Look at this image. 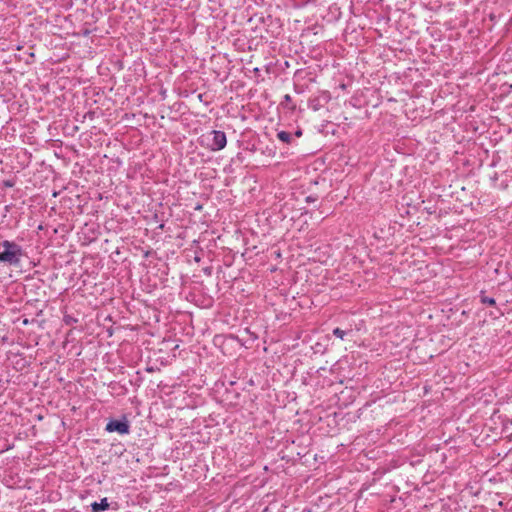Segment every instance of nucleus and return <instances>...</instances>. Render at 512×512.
Wrapping results in <instances>:
<instances>
[{
  "instance_id": "12",
  "label": "nucleus",
  "mask_w": 512,
  "mask_h": 512,
  "mask_svg": "<svg viewBox=\"0 0 512 512\" xmlns=\"http://www.w3.org/2000/svg\"><path fill=\"white\" fill-rule=\"evenodd\" d=\"M300 137L302 136V131L300 129L296 130V132L294 133L293 137Z\"/></svg>"
},
{
  "instance_id": "15",
  "label": "nucleus",
  "mask_w": 512,
  "mask_h": 512,
  "mask_svg": "<svg viewBox=\"0 0 512 512\" xmlns=\"http://www.w3.org/2000/svg\"><path fill=\"white\" fill-rule=\"evenodd\" d=\"M259 71H260V70H259V68H255V69H254V72H255V73H258Z\"/></svg>"
},
{
  "instance_id": "5",
  "label": "nucleus",
  "mask_w": 512,
  "mask_h": 512,
  "mask_svg": "<svg viewBox=\"0 0 512 512\" xmlns=\"http://www.w3.org/2000/svg\"><path fill=\"white\" fill-rule=\"evenodd\" d=\"M277 138L286 144H291L294 140L293 134L287 131H279L277 133Z\"/></svg>"
},
{
  "instance_id": "6",
  "label": "nucleus",
  "mask_w": 512,
  "mask_h": 512,
  "mask_svg": "<svg viewBox=\"0 0 512 512\" xmlns=\"http://www.w3.org/2000/svg\"><path fill=\"white\" fill-rule=\"evenodd\" d=\"M479 299H480V302L484 305L496 306V300L493 297L486 296L484 291L480 292Z\"/></svg>"
},
{
  "instance_id": "13",
  "label": "nucleus",
  "mask_w": 512,
  "mask_h": 512,
  "mask_svg": "<svg viewBox=\"0 0 512 512\" xmlns=\"http://www.w3.org/2000/svg\"><path fill=\"white\" fill-rule=\"evenodd\" d=\"M198 98H199L200 101H203V94H199Z\"/></svg>"
},
{
  "instance_id": "8",
  "label": "nucleus",
  "mask_w": 512,
  "mask_h": 512,
  "mask_svg": "<svg viewBox=\"0 0 512 512\" xmlns=\"http://www.w3.org/2000/svg\"><path fill=\"white\" fill-rule=\"evenodd\" d=\"M346 334H347V332L340 329L339 327H336L333 329V335L336 336L337 338H340L341 340L344 339Z\"/></svg>"
},
{
  "instance_id": "11",
  "label": "nucleus",
  "mask_w": 512,
  "mask_h": 512,
  "mask_svg": "<svg viewBox=\"0 0 512 512\" xmlns=\"http://www.w3.org/2000/svg\"><path fill=\"white\" fill-rule=\"evenodd\" d=\"M498 313L495 314L493 312H490V316L494 317V318H499L500 316H503L504 313L500 310V309H497Z\"/></svg>"
},
{
  "instance_id": "2",
  "label": "nucleus",
  "mask_w": 512,
  "mask_h": 512,
  "mask_svg": "<svg viewBox=\"0 0 512 512\" xmlns=\"http://www.w3.org/2000/svg\"><path fill=\"white\" fill-rule=\"evenodd\" d=\"M105 430L109 433L116 432L120 435H127L130 433V423L126 416H122L121 419H110Z\"/></svg>"
},
{
  "instance_id": "3",
  "label": "nucleus",
  "mask_w": 512,
  "mask_h": 512,
  "mask_svg": "<svg viewBox=\"0 0 512 512\" xmlns=\"http://www.w3.org/2000/svg\"><path fill=\"white\" fill-rule=\"evenodd\" d=\"M208 139L210 140L208 148L211 151H220L224 149L227 144L226 134L220 130H212L208 135Z\"/></svg>"
},
{
  "instance_id": "4",
  "label": "nucleus",
  "mask_w": 512,
  "mask_h": 512,
  "mask_svg": "<svg viewBox=\"0 0 512 512\" xmlns=\"http://www.w3.org/2000/svg\"><path fill=\"white\" fill-rule=\"evenodd\" d=\"M109 508V503L107 498H102L100 502H93L91 504L92 512H103Z\"/></svg>"
},
{
  "instance_id": "9",
  "label": "nucleus",
  "mask_w": 512,
  "mask_h": 512,
  "mask_svg": "<svg viewBox=\"0 0 512 512\" xmlns=\"http://www.w3.org/2000/svg\"><path fill=\"white\" fill-rule=\"evenodd\" d=\"M4 187L11 188L15 185V182L13 180H5L3 182Z\"/></svg>"
},
{
  "instance_id": "14",
  "label": "nucleus",
  "mask_w": 512,
  "mask_h": 512,
  "mask_svg": "<svg viewBox=\"0 0 512 512\" xmlns=\"http://www.w3.org/2000/svg\"><path fill=\"white\" fill-rule=\"evenodd\" d=\"M295 92L300 93V92H301V90H299V89H298V87H297V86H295Z\"/></svg>"
},
{
  "instance_id": "10",
  "label": "nucleus",
  "mask_w": 512,
  "mask_h": 512,
  "mask_svg": "<svg viewBox=\"0 0 512 512\" xmlns=\"http://www.w3.org/2000/svg\"><path fill=\"white\" fill-rule=\"evenodd\" d=\"M317 200H318L317 196L309 195L306 197V202H308V203L316 202Z\"/></svg>"
},
{
  "instance_id": "7",
  "label": "nucleus",
  "mask_w": 512,
  "mask_h": 512,
  "mask_svg": "<svg viewBox=\"0 0 512 512\" xmlns=\"http://www.w3.org/2000/svg\"><path fill=\"white\" fill-rule=\"evenodd\" d=\"M292 98L289 94L284 95L283 100L281 102V105L284 108H288L290 110H295L296 106L294 104H291Z\"/></svg>"
},
{
  "instance_id": "1",
  "label": "nucleus",
  "mask_w": 512,
  "mask_h": 512,
  "mask_svg": "<svg viewBox=\"0 0 512 512\" xmlns=\"http://www.w3.org/2000/svg\"><path fill=\"white\" fill-rule=\"evenodd\" d=\"M24 255L22 247L9 240L0 242V262L9 266L18 267Z\"/></svg>"
}]
</instances>
